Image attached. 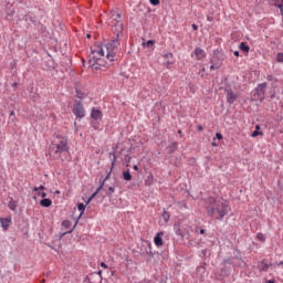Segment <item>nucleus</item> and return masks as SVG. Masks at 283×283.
<instances>
[{
  "instance_id": "nucleus-36",
  "label": "nucleus",
  "mask_w": 283,
  "mask_h": 283,
  "mask_svg": "<svg viewBox=\"0 0 283 283\" xmlns=\"http://www.w3.org/2000/svg\"><path fill=\"white\" fill-rule=\"evenodd\" d=\"M109 177H111V174H108V175L105 177V179H104V181H103L102 184L104 185L105 181H106L107 179H109Z\"/></svg>"
},
{
  "instance_id": "nucleus-9",
  "label": "nucleus",
  "mask_w": 283,
  "mask_h": 283,
  "mask_svg": "<svg viewBox=\"0 0 283 283\" xmlns=\"http://www.w3.org/2000/svg\"><path fill=\"white\" fill-rule=\"evenodd\" d=\"M235 101H238V94L234 93L233 91L231 90H228L227 91V102L229 104H233Z\"/></svg>"
},
{
  "instance_id": "nucleus-11",
  "label": "nucleus",
  "mask_w": 283,
  "mask_h": 283,
  "mask_svg": "<svg viewBox=\"0 0 283 283\" xmlns=\"http://www.w3.org/2000/svg\"><path fill=\"white\" fill-rule=\"evenodd\" d=\"M161 235H164V232H158V233L156 234V237L154 238V243H155V245H157V247L164 245V239H163Z\"/></svg>"
},
{
  "instance_id": "nucleus-50",
  "label": "nucleus",
  "mask_w": 283,
  "mask_h": 283,
  "mask_svg": "<svg viewBox=\"0 0 283 283\" xmlns=\"http://www.w3.org/2000/svg\"><path fill=\"white\" fill-rule=\"evenodd\" d=\"M55 193H56V195H60V193H61V191H60V190H56V191H55Z\"/></svg>"
},
{
  "instance_id": "nucleus-30",
  "label": "nucleus",
  "mask_w": 283,
  "mask_h": 283,
  "mask_svg": "<svg viewBox=\"0 0 283 283\" xmlns=\"http://www.w3.org/2000/svg\"><path fill=\"white\" fill-rule=\"evenodd\" d=\"M76 96H77V98H80V99H83V98H84V94H83V93H80V92L76 93Z\"/></svg>"
},
{
  "instance_id": "nucleus-3",
  "label": "nucleus",
  "mask_w": 283,
  "mask_h": 283,
  "mask_svg": "<svg viewBox=\"0 0 283 283\" xmlns=\"http://www.w3.org/2000/svg\"><path fill=\"white\" fill-rule=\"evenodd\" d=\"M50 151L60 156L63 153L69 151V140L66 137L61 135H55L50 145Z\"/></svg>"
},
{
  "instance_id": "nucleus-44",
  "label": "nucleus",
  "mask_w": 283,
  "mask_h": 283,
  "mask_svg": "<svg viewBox=\"0 0 283 283\" xmlns=\"http://www.w3.org/2000/svg\"><path fill=\"white\" fill-rule=\"evenodd\" d=\"M44 189H45L44 186H40V187H39V190H44Z\"/></svg>"
},
{
  "instance_id": "nucleus-2",
  "label": "nucleus",
  "mask_w": 283,
  "mask_h": 283,
  "mask_svg": "<svg viewBox=\"0 0 283 283\" xmlns=\"http://www.w3.org/2000/svg\"><path fill=\"white\" fill-rule=\"evenodd\" d=\"M207 213L218 220H222L229 213V203L223 199H208Z\"/></svg>"
},
{
  "instance_id": "nucleus-42",
  "label": "nucleus",
  "mask_w": 283,
  "mask_h": 283,
  "mask_svg": "<svg viewBox=\"0 0 283 283\" xmlns=\"http://www.w3.org/2000/svg\"><path fill=\"white\" fill-rule=\"evenodd\" d=\"M233 54H234L235 56H240V52H238V51H235Z\"/></svg>"
},
{
  "instance_id": "nucleus-52",
  "label": "nucleus",
  "mask_w": 283,
  "mask_h": 283,
  "mask_svg": "<svg viewBox=\"0 0 283 283\" xmlns=\"http://www.w3.org/2000/svg\"><path fill=\"white\" fill-rule=\"evenodd\" d=\"M178 144L177 143H174V146H177Z\"/></svg>"
},
{
  "instance_id": "nucleus-8",
  "label": "nucleus",
  "mask_w": 283,
  "mask_h": 283,
  "mask_svg": "<svg viewBox=\"0 0 283 283\" xmlns=\"http://www.w3.org/2000/svg\"><path fill=\"white\" fill-rule=\"evenodd\" d=\"M164 60H165V65L167 66V69H169L170 65L175 64V62H176L172 53L165 54Z\"/></svg>"
},
{
  "instance_id": "nucleus-22",
  "label": "nucleus",
  "mask_w": 283,
  "mask_h": 283,
  "mask_svg": "<svg viewBox=\"0 0 283 283\" xmlns=\"http://www.w3.org/2000/svg\"><path fill=\"white\" fill-rule=\"evenodd\" d=\"M256 239H258L259 241H262V242H265V241H266V237H265V234H263V233H258V234H256Z\"/></svg>"
},
{
  "instance_id": "nucleus-54",
  "label": "nucleus",
  "mask_w": 283,
  "mask_h": 283,
  "mask_svg": "<svg viewBox=\"0 0 283 283\" xmlns=\"http://www.w3.org/2000/svg\"><path fill=\"white\" fill-rule=\"evenodd\" d=\"M256 129H260V126H256Z\"/></svg>"
},
{
  "instance_id": "nucleus-20",
  "label": "nucleus",
  "mask_w": 283,
  "mask_h": 283,
  "mask_svg": "<svg viewBox=\"0 0 283 283\" xmlns=\"http://www.w3.org/2000/svg\"><path fill=\"white\" fill-rule=\"evenodd\" d=\"M163 219H164L165 222H168L169 219H170V213L167 212V211H164V212H163Z\"/></svg>"
},
{
  "instance_id": "nucleus-21",
  "label": "nucleus",
  "mask_w": 283,
  "mask_h": 283,
  "mask_svg": "<svg viewBox=\"0 0 283 283\" xmlns=\"http://www.w3.org/2000/svg\"><path fill=\"white\" fill-rule=\"evenodd\" d=\"M71 226H72V222H71V221H69V220H63V221H62V227H64L65 229L71 228Z\"/></svg>"
},
{
  "instance_id": "nucleus-41",
  "label": "nucleus",
  "mask_w": 283,
  "mask_h": 283,
  "mask_svg": "<svg viewBox=\"0 0 283 283\" xmlns=\"http://www.w3.org/2000/svg\"><path fill=\"white\" fill-rule=\"evenodd\" d=\"M46 196H48L46 192H42V193H41V197H42V198H45Z\"/></svg>"
},
{
  "instance_id": "nucleus-1",
  "label": "nucleus",
  "mask_w": 283,
  "mask_h": 283,
  "mask_svg": "<svg viewBox=\"0 0 283 283\" xmlns=\"http://www.w3.org/2000/svg\"><path fill=\"white\" fill-rule=\"evenodd\" d=\"M107 24L111 27L113 34L116 36L111 43H107L105 46H97L96 50L92 51L93 57L88 61V64L92 69L98 70V64L96 61L105 56L109 63L115 61L116 53L115 51L118 48V39L123 36L124 24L122 21V15L116 11H112L108 14ZM106 54V55H105ZM96 59V61H95Z\"/></svg>"
},
{
  "instance_id": "nucleus-16",
  "label": "nucleus",
  "mask_w": 283,
  "mask_h": 283,
  "mask_svg": "<svg viewBox=\"0 0 283 283\" xmlns=\"http://www.w3.org/2000/svg\"><path fill=\"white\" fill-rule=\"evenodd\" d=\"M239 49L243 51L244 53L250 52V46L247 43H240Z\"/></svg>"
},
{
  "instance_id": "nucleus-17",
  "label": "nucleus",
  "mask_w": 283,
  "mask_h": 283,
  "mask_svg": "<svg viewBox=\"0 0 283 283\" xmlns=\"http://www.w3.org/2000/svg\"><path fill=\"white\" fill-rule=\"evenodd\" d=\"M266 87H268V84L262 83V84L258 85V91L265 93Z\"/></svg>"
},
{
  "instance_id": "nucleus-7",
  "label": "nucleus",
  "mask_w": 283,
  "mask_h": 283,
  "mask_svg": "<svg viewBox=\"0 0 283 283\" xmlns=\"http://www.w3.org/2000/svg\"><path fill=\"white\" fill-rule=\"evenodd\" d=\"M91 118L95 122H99L103 119V113L102 111L99 109H96V108H92V112H91Z\"/></svg>"
},
{
  "instance_id": "nucleus-47",
  "label": "nucleus",
  "mask_w": 283,
  "mask_h": 283,
  "mask_svg": "<svg viewBox=\"0 0 283 283\" xmlns=\"http://www.w3.org/2000/svg\"><path fill=\"white\" fill-rule=\"evenodd\" d=\"M212 146L217 147V146H218L217 142H213V143H212Z\"/></svg>"
},
{
  "instance_id": "nucleus-31",
  "label": "nucleus",
  "mask_w": 283,
  "mask_h": 283,
  "mask_svg": "<svg viewBox=\"0 0 283 283\" xmlns=\"http://www.w3.org/2000/svg\"><path fill=\"white\" fill-rule=\"evenodd\" d=\"M260 134H261V133H259L258 130H255V132L252 133L251 136H252V137H258Z\"/></svg>"
},
{
  "instance_id": "nucleus-13",
  "label": "nucleus",
  "mask_w": 283,
  "mask_h": 283,
  "mask_svg": "<svg viewBox=\"0 0 283 283\" xmlns=\"http://www.w3.org/2000/svg\"><path fill=\"white\" fill-rule=\"evenodd\" d=\"M40 205L42 207H45V208H49L50 206H52V200L51 199H48V198H44L40 201Z\"/></svg>"
},
{
  "instance_id": "nucleus-6",
  "label": "nucleus",
  "mask_w": 283,
  "mask_h": 283,
  "mask_svg": "<svg viewBox=\"0 0 283 283\" xmlns=\"http://www.w3.org/2000/svg\"><path fill=\"white\" fill-rule=\"evenodd\" d=\"M273 264L269 263L265 259L258 262L256 269L260 270L261 272L266 273Z\"/></svg>"
},
{
  "instance_id": "nucleus-38",
  "label": "nucleus",
  "mask_w": 283,
  "mask_h": 283,
  "mask_svg": "<svg viewBox=\"0 0 283 283\" xmlns=\"http://www.w3.org/2000/svg\"><path fill=\"white\" fill-rule=\"evenodd\" d=\"M92 126L94 129H98V124H93Z\"/></svg>"
},
{
  "instance_id": "nucleus-33",
  "label": "nucleus",
  "mask_w": 283,
  "mask_h": 283,
  "mask_svg": "<svg viewBox=\"0 0 283 283\" xmlns=\"http://www.w3.org/2000/svg\"><path fill=\"white\" fill-rule=\"evenodd\" d=\"M197 129H198L199 132H202V130L205 129V127L201 126V125H199V126H197Z\"/></svg>"
},
{
  "instance_id": "nucleus-24",
  "label": "nucleus",
  "mask_w": 283,
  "mask_h": 283,
  "mask_svg": "<svg viewBox=\"0 0 283 283\" xmlns=\"http://www.w3.org/2000/svg\"><path fill=\"white\" fill-rule=\"evenodd\" d=\"M143 45H144V46H147V48H151V46L155 45V42L151 41V40H149V41H147L146 43H143Z\"/></svg>"
},
{
  "instance_id": "nucleus-37",
  "label": "nucleus",
  "mask_w": 283,
  "mask_h": 283,
  "mask_svg": "<svg viewBox=\"0 0 283 283\" xmlns=\"http://www.w3.org/2000/svg\"><path fill=\"white\" fill-rule=\"evenodd\" d=\"M192 29L195 30V31H198V25H196V24H192Z\"/></svg>"
},
{
  "instance_id": "nucleus-15",
  "label": "nucleus",
  "mask_w": 283,
  "mask_h": 283,
  "mask_svg": "<svg viewBox=\"0 0 283 283\" xmlns=\"http://www.w3.org/2000/svg\"><path fill=\"white\" fill-rule=\"evenodd\" d=\"M103 187H104V184H102V185L97 188V190L88 198V200H87L86 203H90V202L96 197V195L103 189Z\"/></svg>"
},
{
  "instance_id": "nucleus-26",
  "label": "nucleus",
  "mask_w": 283,
  "mask_h": 283,
  "mask_svg": "<svg viewBox=\"0 0 283 283\" xmlns=\"http://www.w3.org/2000/svg\"><path fill=\"white\" fill-rule=\"evenodd\" d=\"M77 223H78V221L76 220L75 223H74V226H73V228H72L71 230L64 232L63 234L72 233V232L74 231V229L76 228Z\"/></svg>"
},
{
  "instance_id": "nucleus-43",
  "label": "nucleus",
  "mask_w": 283,
  "mask_h": 283,
  "mask_svg": "<svg viewBox=\"0 0 283 283\" xmlns=\"http://www.w3.org/2000/svg\"><path fill=\"white\" fill-rule=\"evenodd\" d=\"M115 161H116V157H114V160H113V163H112V167H114Z\"/></svg>"
},
{
  "instance_id": "nucleus-45",
  "label": "nucleus",
  "mask_w": 283,
  "mask_h": 283,
  "mask_svg": "<svg viewBox=\"0 0 283 283\" xmlns=\"http://www.w3.org/2000/svg\"><path fill=\"white\" fill-rule=\"evenodd\" d=\"M33 191H40L39 187H34Z\"/></svg>"
},
{
  "instance_id": "nucleus-14",
  "label": "nucleus",
  "mask_w": 283,
  "mask_h": 283,
  "mask_svg": "<svg viewBox=\"0 0 283 283\" xmlns=\"http://www.w3.org/2000/svg\"><path fill=\"white\" fill-rule=\"evenodd\" d=\"M123 178H124V180H126V181H130V180L133 179V176H132L129 169H127L126 171L123 172Z\"/></svg>"
},
{
  "instance_id": "nucleus-19",
  "label": "nucleus",
  "mask_w": 283,
  "mask_h": 283,
  "mask_svg": "<svg viewBox=\"0 0 283 283\" xmlns=\"http://www.w3.org/2000/svg\"><path fill=\"white\" fill-rule=\"evenodd\" d=\"M154 184V176H150L148 177L146 180H145V185L146 186H151Z\"/></svg>"
},
{
  "instance_id": "nucleus-5",
  "label": "nucleus",
  "mask_w": 283,
  "mask_h": 283,
  "mask_svg": "<svg viewBox=\"0 0 283 283\" xmlns=\"http://www.w3.org/2000/svg\"><path fill=\"white\" fill-rule=\"evenodd\" d=\"M207 56V53L201 48H196L193 53H191V57H195L197 61H201Z\"/></svg>"
},
{
  "instance_id": "nucleus-29",
  "label": "nucleus",
  "mask_w": 283,
  "mask_h": 283,
  "mask_svg": "<svg viewBox=\"0 0 283 283\" xmlns=\"http://www.w3.org/2000/svg\"><path fill=\"white\" fill-rule=\"evenodd\" d=\"M216 137H217V139H219V140L223 139V135H222L221 133H217V134H216Z\"/></svg>"
},
{
  "instance_id": "nucleus-39",
  "label": "nucleus",
  "mask_w": 283,
  "mask_h": 283,
  "mask_svg": "<svg viewBox=\"0 0 283 283\" xmlns=\"http://www.w3.org/2000/svg\"><path fill=\"white\" fill-rule=\"evenodd\" d=\"M210 69H211V70H216V69H219V66L211 65Z\"/></svg>"
},
{
  "instance_id": "nucleus-48",
  "label": "nucleus",
  "mask_w": 283,
  "mask_h": 283,
  "mask_svg": "<svg viewBox=\"0 0 283 283\" xmlns=\"http://www.w3.org/2000/svg\"><path fill=\"white\" fill-rule=\"evenodd\" d=\"M15 115V113L14 112H10V116H14Z\"/></svg>"
},
{
  "instance_id": "nucleus-27",
  "label": "nucleus",
  "mask_w": 283,
  "mask_h": 283,
  "mask_svg": "<svg viewBox=\"0 0 283 283\" xmlns=\"http://www.w3.org/2000/svg\"><path fill=\"white\" fill-rule=\"evenodd\" d=\"M149 3L153 6H158L160 4V0H149Z\"/></svg>"
},
{
  "instance_id": "nucleus-46",
  "label": "nucleus",
  "mask_w": 283,
  "mask_h": 283,
  "mask_svg": "<svg viewBox=\"0 0 283 283\" xmlns=\"http://www.w3.org/2000/svg\"><path fill=\"white\" fill-rule=\"evenodd\" d=\"M200 233H201V234H205V233H206V230H205V229H201V230H200Z\"/></svg>"
},
{
  "instance_id": "nucleus-51",
  "label": "nucleus",
  "mask_w": 283,
  "mask_h": 283,
  "mask_svg": "<svg viewBox=\"0 0 283 283\" xmlns=\"http://www.w3.org/2000/svg\"><path fill=\"white\" fill-rule=\"evenodd\" d=\"M178 134H182V132H181V130H178Z\"/></svg>"
},
{
  "instance_id": "nucleus-34",
  "label": "nucleus",
  "mask_w": 283,
  "mask_h": 283,
  "mask_svg": "<svg viewBox=\"0 0 283 283\" xmlns=\"http://www.w3.org/2000/svg\"><path fill=\"white\" fill-rule=\"evenodd\" d=\"M266 80H268V81H273V75H268V76H266Z\"/></svg>"
},
{
  "instance_id": "nucleus-23",
  "label": "nucleus",
  "mask_w": 283,
  "mask_h": 283,
  "mask_svg": "<svg viewBox=\"0 0 283 283\" xmlns=\"http://www.w3.org/2000/svg\"><path fill=\"white\" fill-rule=\"evenodd\" d=\"M276 8L283 4V0H270Z\"/></svg>"
},
{
  "instance_id": "nucleus-53",
  "label": "nucleus",
  "mask_w": 283,
  "mask_h": 283,
  "mask_svg": "<svg viewBox=\"0 0 283 283\" xmlns=\"http://www.w3.org/2000/svg\"><path fill=\"white\" fill-rule=\"evenodd\" d=\"M98 274L101 275V274H102V271H98Z\"/></svg>"
},
{
  "instance_id": "nucleus-40",
  "label": "nucleus",
  "mask_w": 283,
  "mask_h": 283,
  "mask_svg": "<svg viewBox=\"0 0 283 283\" xmlns=\"http://www.w3.org/2000/svg\"><path fill=\"white\" fill-rule=\"evenodd\" d=\"M266 283H275V280L274 279L269 280V281H266Z\"/></svg>"
},
{
  "instance_id": "nucleus-12",
  "label": "nucleus",
  "mask_w": 283,
  "mask_h": 283,
  "mask_svg": "<svg viewBox=\"0 0 283 283\" xmlns=\"http://www.w3.org/2000/svg\"><path fill=\"white\" fill-rule=\"evenodd\" d=\"M8 208L12 211H15L18 208V202L15 200H13V198H10V200L8 202Z\"/></svg>"
},
{
  "instance_id": "nucleus-32",
  "label": "nucleus",
  "mask_w": 283,
  "mask_h": 283,
  "mask_svg": "<svg viewBox=\"0 0 283 283\" xmlns=\"http://www.w3.org/2000/svg\"><path fill=\"white\" fill-rule=\"evenodd\" d=\"M102 269H108V265L104 262L101 263Z\"/></svg>"
},
{
  "instance_id": "nucleus-28",
  "label": "nucleus",
  "mask_w": 283,
  "mask_h": 283,
  "mask_svg": "<svg viewBox=\"0 0 283 283\" xmlns=\"http://www.w3.org/2000/svg\"><path fill=\"white\" fill-rule=\"evenodd\" d=\"M115 192V187H109L108 191L106 192L108 196Z\"/></svg>"
},
{
  "instance_id": "nucleus-4",
  "label": "nucleus",
  "mask_w": 283,
  "mask_h": 283,
  "mask_svg": "<svg viewBox=\"0 0 283 283\" xmlns=\"http://www.w3.org/2000/svg\"><path fill=\"white\" fill-rule=\"evenodd\" d=\"M72 112L76 118H83L86 114L85 108L81 102H74Z\"/></svg>"
},
{
  "instance_id": "nucleus-10",
  "label": "nucleus",
  "mask_w": 283,
  "mask_h": 283,
  "mask_svg": "<svg viewBox=\"0 0 283 283\" xmlns=\"http://www.w3.org/2000/svg\"><path fill=\"white\" fill-rule=\"evenodd\" d=\"M11 223H12V218L11 217L0 218V224H1V227L4 231H7L9 229Z\"/></svg>"
},
{
  "instance_id": "nucleus-18",
  "label": "nucleus",
  "mask_w": 283,
  "mask_h": 283,
  "mask_svg": "<svg viewBox=\"0 0 283 283\" xmlns=\"http://www.w3.org/2000/svg\"><path fill=\"white\" fill-rule=\"evenodd\" d=\"M77 209L81 212L80 216H82L86 209V206L84 203H78Z\"/></svg>"
},
{
  "instance_id": "nucleus-25",
  "label": "nucleus",
  "mask_w": 283,
  "mask_h": 283,
  "mask_svg": "<svg viewBox=\"0 0 283 283\" xmlns=\"http://www.w3.org/2000/svg\"><path fill=\"white\" fill-rule=\"evenodd\" d=\"M276 61L280 62V63L283 62V53H279V54L276 55Z\"/></svg>"
},
{
  "instance_id": "nucleus-49",
  "label": "nucleus",
  "mask_w": 283,
  "mask_h": 283,
  "mask_svg": "<svg viewBox=\"0 0 283 283\" xmlns=\"http://www.w3.org/2000/svg\"><path fill=\"white\" fill-rule=\"evenodd\" d=\"M282 264H283V261H281L280 263H277V266H282Z\"/></svg>"
},
{
  "instance_id": "nucleus-35",
  "label": "nucleus",
  "mask_w": 283,
  "mask_h": 283,
  "mask_svg": "<svg viewBox=\"0 0 283 283\" xmlns=\"http://www.w3.org/2000/svg\"><path fill=\"white\" fill-rule=\"evenodd\" d=\"M133 169H134L135 171H138V170H139V167H138L137 165H134V166H133Z\"/></svg>"
}]
</instances>
